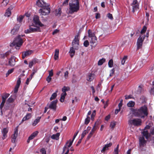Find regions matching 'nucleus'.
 <instances>
[{
    "mask_svg": "<svg viewBox=\"0 0 154 154\" xmlns=\"http://www.w3.org/2000/svg\"><path fill=\"white\" fill-rule=\"evenodd\" d=\"M14 69H11L9 70L7 73L6 74V76H8L10 74L12 73L14 71Z\"/></svg>",
    "mask_w": 154,
    "mask_h": 154,
    "instance_id": "nucleus-50",
    "label": "nucleus"
},
{
    "mask_svg": "<svg viewBox=\"0 0 154 154\" xmlns=\"http://www.w3.org/2000/svg\"><path fill=\"white\" fill-rule=\"evenodd\" d=\"M59 54V50L58 49H56L55 51V54L54 58L55 60L58 59Z\"/></svg>",
    "mask_w": 154,
    "mask_h": 154,
    "instance_id": "nucleus-27",
    "label": "nucleus"
},
{
    "mask_svg": "<svg viewBox=\"0 0 154 154\" xmlns=\"http://www.w3.org/2000/svg\"><path fill=\"white\" fill-rule=\"evenodd\" d=\"M106 61V59L105 58H103L99 60L98 62V65L99 66L101 65Z\"/></svg>",
    "mask_w": 154,
    "mask_h": 154,
    "instance_id": "nucleus-35",
    "label": "nucleus"
},
{
    "mask_svg": "<svg viewBox=\"0 0 154 154\" xmlns=\"http://www.w3.org/2000/svg\"><path fill=\"white\" fill-rule=\"evenodd\" d=\"M57 96V94L56 93H53L50 98V100H52L54 99Z\"/></svg>",
    "mask_w": 154,
    "mask_h": 154,
    "instance_id": "nucleus-45",
    "label": "nucleus"
},
{
    "mask_svg": "<svg viewBox=\"0 0 154 154\" xmlns=\"http://www.w3.org/2000/svg\"><path fill=\"white\" fill-rule=\"evenodd\" d=\"M150 92L151 94L154 95V87L152 88H151Z\"/></svg>",
    "mask_w": 154,
    "mask_h": 154,
    "instance_id": "nucleus-64",
    "label": "nucleus"
},
{
    "mask_svg": "<svg viewBox=\"0 0 154 154\" xmlns=\"http://www.w3.org/2000/svg\"><path fill=\"white\" fill-rule=\"evenodd\" d=\"M73 140H72L71 141V140H69V141H68L66 143V145L65 146H68V148H69L72 145V143L73 142Z\"/></svg>",
    "mask_w": 154,
    "mask_h": 154,
    "instance_id": "nucleus-38",
    "label": "nucleus"
},
{
    "mask_svg": "<svg viewBox=\"0 0 154 154\" xmlns=\"http://www.w3.org/2000/svg\"><path fill=\"white\" fill-rule=\"evenodd\" d=\"M88 36L90 38H93V37H96L94 33L92 32L91 31L90 29L88 30Z\"/></svg>",
    "mask_w": 154,
    "mask_h": 154,
    "instance_id": "nucleus-34",
    "label": "nucleus"
},
{
    "mask_svg": "<svg viewBox=\"0 0 154 154\" xmlns=\"http://www.w3.org/2000/svg\"><path fill=\"white\" fill-rule=\"evenodd\" d=\"M90 118L89 116H87V118L85 119V125H88L90 122Z\"/></svg>",
    "mask_w": 154,
    "mask_h": 154,
    "instance_id": "nucleus-43",
    "label": "nucleus"
},
{
    "mask_svg": "<svg viewBox=\"0 0 154 154\" xmlns=\"http://www.w3.org/2000/svg\"><path fill=\"white\" fill-rule=\"evenodd\" d=\"M38 134V132L37 131H35L32 133L28 137L27 141V142L28 143H29L30 140L33 139Z\"/></svg>",
    "mask_w": 154,
    "mask_h": 154,
    "instance_id": "nucleus-17",
    "label": "nucleus"
},
{
    "mask_svg": "<svg viewBox=\"0 0 154 154\" xmlns=\"http://www.w3.org/2000/svg\"><path fill=\"white\" fill-rule=\"evenodd\" d=\"M74 48L72 47L70 48L69 52L70 53V56L71 57H73L75 53V51Z\"/></svg>",
    "mask_w": 154,
    "mask_h": 154,
    "instance_id": "nucleus-28",
    "label": "nucleus"
},
{
    "mask_svg": "<svg viewBox=\"0 0 154 154\" xmlns=\"http://www.w3.org/2000/svg\"><path fill=\"white\" fill-rule=\"evenodd\" d=\"M57 101V100H56L51 102L49 106V108L55 111L56 109V105Z\"/></svg>",
    "mask_w": 154,
    "mask_h": 154,
    "instance_id": "nucleus-12",
    "label": "nucleus"
},
{
    "mask_svg": "<svg viewBox=\"0 0 154 154\" xmlns=\"http://www.w3.org/2000/svg\"><path fill=\"white\" fill-rule=\"evenodd\" d=\"M38 62V60L36 59H34L31 61L29 64V66L31 68L33 65Z\"/></svg>",
    "mask_w": 154,
    "mask_h": 154,
    "instance_id": "nucleus-21",
    "label": "nucleus"
},
{
    "mask_svg": "<svg viewBox=\"0 0 154 154\" xmlns=\"http://www.w3.org/2000/svg\"><path fill=\"white\" fill-rule=\"evenodd\" d=\"M134 105L135 102L132 101H129L127 104V106L128 107H133Z\"/></svg>",
    "mask_w": 154,
    "mask_h": 154,
    "instance_id": "nucleus-33",
    "label": "nucleus"
},
{
    "mask_svg": "<svg viewBox=\"0 0 154 154\" xmlns=\"http://www.w3.org/2000/svg\"><path fill=\"white\" fill-rule=\"evenodd\" d=\"M115 71V70L114 68H113L111 69V70L110 71V73L109 74L110 76L111 77L113 76L114 73Z\"/></svg>",
    "mask_w": 154,
    "mask_h": 154,
    "instance_id": "nucleus-53",
    "label": "nucleus"
},
{
    "mask_svg": "<svg viewBox=\"0 0 154 154\" xmlns=\"http://www.w3.org/2000/svg\"><path fill=\"white\" fill-rule=\"evenodd\" d=\"M116 125V122L114 121L111 122L110 124V126L111 128L113 130Z\"/></svg>",
    "mask_w": 154,
    "mask_h": 154,
    "instance_id": "nucleus-41",
    "label": "nucleus"
},
{
    "mask_svg": "<svg viewBox=\"0 0 154 154\" xmlns=\"http://www.w3.org/2000/svg\"><path fill=\"white\" fill-rule=\"evenodd\" d=\"M132 113L136 117L144 118L148 115L147 108L146 106H142L138 109L131 108Z\"/></svg>",
    "mask_w": 154,
    "mask_h": 154,
    "instance_id": "nucleus-1",
    "label": "nucleus"
},
{
    "mask_svg": "<svg viewBox=\"0 0 154 154\" xmlns=\"http://www.w3.org/2000/svg\"><path fill=\"white\" fill-rule=\"evenodd\" d=\"M8 131V130L7 128H4L2 133L3 134V137H2L3 139H4L7 137L6 134Z\"/></svg>",
    "mask_w": 154,
    "mask_h": 154,
    "instance_id": "nucleus-24",
    "label": "nucleus"
},
{
    "mask_svg": "<svg viewBox=\"0 0 154 154\" xmlns=\"http://www.w3.org/2000/svg\"><path fill=\"white\" fill-rule=\"evenodd\" d=\"M33 22L36 25L40 26H42L43 25L40 22L39 19V17L37 15L34 16L33 18Z\"/></svg>",
    "mask_w": 154,
    "mask_h": 154,
    "instance_id": "nucleus-9",
    "label": "nucleus"
},
{
    "mask_svg": "<svg viewBox=\"0 0 154 154\" xmlns=\"http://www.w3.org/2000/svg\"><path fill=\"white\" fill-rule=\"evenodd\" d=\"M24 16L22 15H20L17 17V22H19L20 23H21L24 18Z\"/></svg>",
    "mask_w": 154,
    "mask_h": 154,
    "instance_id": "nucleus-36",
    "label": "nucleus"
},
{
    "mask_svg": "<svg viewBox=\"0 0 154 154\" xmlns=\"http://www.w3.org/2000/svg\"><path fill=\"white\" fill-rule=\"evenodd\" d=\"M145 37V35H143L142 36H140L138 38L137 43V50H138L141 48Z\"/></svg>",
    "mask_w": 154,
    "mask_h": 154,
    "instance_id": "nucleus-7",
    "label": "nucleus"
},
{
    "mask_svg": "<svg viewBox=\"0 0 154 154\" xmlns=\"http://www.w3.org/2000/svg\"><path fill=\"white\" fill-rule=\"evenodd\" d=\"M143 91V89H142V88L140 87V86H139V88H138V89L137 91L138 93H142V92Z\"/></svg>",
    "mask_w": 154,
    "mask_h": 154,
    "instance_id": "nucleus-59",
    "label": "nucleus"
},
{
    "mask_svg": "<svg viewBox=\"0 0 154 154\" xmlns=\"http://www.w3.org/2000/svg\"><path fill=\"white\" fill-rule=\"evenodd\" d=\"M53 70L52 69L51 71H49V75L48 76H50V77H51L53 76Z\"/></svg>",
    "mask_w": 154,
    "mask_h": 154,
    "instance_id": "nucleus-63",
    "label": "nucleus"
},
{
    "mask_svg": "<svg viewBox=\"0 0 154 154\" xmlns=\"http://www.w3.org/2000/svg\"><path fill=\"white\" fill-rule=\"evenodd\" d=\"M19 29V26L18 24H15L13 28L11 30V32L13 35L17 34Z\"/></svg>",
    "mask_w": 154,
    "mask_h": 154,
    "instance_id": "nucleus-15",
    "label": "nucleus"
},
{
    "mask_svg": "<svg viewBox=\"0 0 154 154\" xmlns=\"http://www.w3.org/2000/svg\"><path fill=\"white\" fill-rule=\"evenodd\" d=\"M146 27L145 26H144L142 29L140 31V33L141 34H143L146 31Z\"/></svg>",
    "mask_w": 154,
    "mask_h": 154,
    "instance_id": "nucleus-51",
    "label": "nucleus"
},
{
    "mask_svg": "<svg viewBox=\"0 0 154 154\" xmlns=\"http://www.w3.org/2000/svg\"><path fill=\"white\" fill-rule=\"evenodd\" d=\"M128 122L129 124L138 126L141 125L142 121L141 119L137 118L130 119L128 121Z\"/></svg>",
    "mask_w": 154,
    "mask_h": 154,
    "instance_id": "nucleus-6",
    "label": "nucleus"
},
{
    "mask_svg": "<svg viewBox=\"0 0 154 154\" xmlns=\"http://www.w3.org/2000/svg\"><path fill=\"white\" fill-rule=\"evenodd\" d=\"M127 59V56H124L122 60V65H124L125 63L126 60Z\"/></svg>",
    "mask_w": 154,
    "mask_h": 154,
    "instance_id": "nucleus-49",
    "label": "nucleus"
},
{
    "mask_svg": "<svg viewBox=\"0 0 154 154\" xmlns=\"http://www.w3.org/2000/svg\"><path fill=\"white\" fill-rule=\"evenodd\" d=\"M69 88L68 87H63L62 90V92H63V93H66V92L69 91Z\"/></svg>",
    "mask_w": 154,
    "mask_h": 154,
    "instance_id": "nucleus-40",
    "label": "nucleus"
},
{
    "mask_svg": "<svg viewBox=\"0 0 154 154\" xmlns=\"http://www.w3.org/2000/svg\"><path fill=\"white\" fill-rule=\"evenodd\" d=\"M41 118V117H38L36 119H35L33 123H32V125L33 126H35L37 123L39 122Z\"/></svg>",
    "mask_w": 154,
    "mask_h": 154,
    "instance_id": "nucleus-32",
    "label": "nucleus"
},
{
    "mask_svg": "<svg viewBox=\"0 0 154 154\" xmlns=\"http://www.w3.org/2000/svg\"><path fill=\"white\" fill-rule=\"evenodd\" d=\"M21 82V78H19L17 81L16 85L15 86L14 90V93H16L17 92Z\"/></svg>",
    "mask_w": 154,
    "mask_h": 154,
    "instance_id": "nucleus-16",
    "label": "nucleus"
},
{
    "mask_svg": "<svg viewBox=\"0 0 154 154\" xmlns=\"http://www.w3.org/2000/svg\"><path fill=\"white\" fill-rule=\"evenodd\" d=\"M100 124V121H97L94 124V125L97 128L98 127L99 125Z\"/></svg>",
    "mask_w": 154,
    "mask_h": 154,
    "instance_id": "nucleus-62",
    "label": "nucleus"
},
{
    "mask_svg": "<svg viewBox=\"0 0 154 154\" xmlns=\"http://www.w3.org/2000/svg\"><path fill=\"white\" fill-rule=\"evenodd\" d=\"M11 51H8L5 53L0 54V57L2 59H4L5 57H7L11 53Z\"/></svg>",
    "mask_w": 154,
    "mask_h": 154,
    "instance_id": "nucleus-26",
    "label": "nucleus"
},
{
    "mask_svg": "<svg viewBox=\"0 0 154 154\" xmlns=\"http://www.w3.org/2000/svg\"><path fill=\"white\" fill-rule=\"evenodd\" d=\"M72 47L75 50H78L79 47V35H77L75 37L72 42Z\"/></svg>",
    "mask_w": 154,
    "mask_h": 154,
    "instance_id": "nucleus-5",
    "label": "nucleus"
},
{
    "mask_svg": "<svg viewBox=\"0 0 154 154\" xmlns=\"http://www.w3.org/2000/svg\"><path fill=\"white\" fill-rule=\"evenodd\" d=\"M9 0H3L2 2V5L3 7L6 6L9 2Z\"/></svg>",
    "mask_w": 154,
    "mask_h": 154,
    "instance_id": "nucleus-44",
    "label": "nucleus"
},
{
    "mask_svg": "<svg viewBox=\"0 0 154 154\" xmlns=\"http://www.w3.org/2000/svg\"><path fill=\"white\" fill-rule=\"evenodd\" d=\"M112 145V143H110L108 144H106L105 146L103 147V149L101 150V152H104L105 151L108 149V148L109 147L111 146Z\"/></svg>",
    "mask_w": 154,
    "mask_h": 154,
    "instance_id": "nucleus-22",
    "label": "nucleus"
},
{
    "mask_svg": "<svg viewBox=\"0 0 154 154\" xmlns=\"http://www.w3.org/2000/svg\"><path fill=\"white\" fill-rule=\"evenodd\" d=\"M23 41L20 36L19 35L16 38L13 42L10 45L11 47L15 46V48L17 49H19L20 47L22 45Z\"/></svg>",
    "mask_w": 154,
    "mask_h": 154,
    "instance_id": "nucleus-3",
    "label": "nucleus"
},
{
    "mask_svg": "<svg viewBox=\"0 0 154 154\" xmlns=\"http://www.w3.org/2000/svg\"><path fill=\"white\" fill-rule=\"evenodd\" d=\"M73 140H72L71 141V140H69V141H68L66 143V145L65 146H68V148H69L72 145V143L73 142Z\"/></svg>",
    "mask_w": 154,
    "mask_h": 154,
    "instance_id": "nucleus-39",
    "label": "nucleus"
},
{
    "mask_svg": "<svg viewBox=\"0 0 154 154\" xmlns=\"http://www.w3.org/2000/svg\"><path fill=\"white\" fill-rule=\"evenodd\" d=\"M11 14V11L10 10H7L6 12L5 13V15L8 17H9Z\"/></svg>",
    "mask_w": 154,
    "mask_h": 154,
    "instance_id": "nucleus-42",
    "label": "nucleus"
},
{
    "mask_svg": "<svg viewBox=\"0 0 154 154\" xmlns=\"http://www.w3.org/2000/svg\"><path fill=\"white\" fill-rule=\"evenodd\" d=\"M83 45L85 47H88L89 45V42L88 40H86L84 42Z\"/></svg>",
    "mask_w": 154,
    "mask_h": 154,
    "instance_id": "nucleus-54",
    "label": "nucleus"
},
{
    "mask_svg": "<svg viewBox=\"0 0 154 154\" xmlns=\"http://www.w3.org/2000/svg\"><path fill=\"white\" fill-rule=\"evenodd\" d=\"M94 75L93 74L89 73L87 76L86 79L89 82L92 81L94 79Z\"/></svg>",
    "mask_w": 154,
    "mask_h": 154,
    "instance_id": "nucleus-20",
    "label": "nucleus"
},
{
    "mask_svg": "<svg viewBox=\"0 0 154 154\" xmlns=\"http://www.w3.org/2000/svg\"><path fill=\"white\" fill-rule=\"evenodd\" d=\"M40 152L42 154H46V150L44 148H42L41 149Z\"/></svg>",
    "mask_w": 154,
    "mask_h": 154,
    "instance_id": "nucleus-60",
    "label": "nucleus"
},
{
    "mask_svg": "<svg viewBox=\"0 0 154 154\" xmlns=\"http://www.w3.org/2000/svg\"><path fill=\"white\" fill-rule=\"evenodd\" d=\"M66 95V93H62L61 94L60 99V101L61 102H63L64 101L65 97Z\"/></svg>",
    "mask_w": 154,
    "mask_h": 154,
    "instance_id": "nucleus-29",
    "label": "nucleus"
},
{
    "mask_svg": "<svg viewBox=\"0 0 154 154\" xmlns=\"http://www.w3.org/2000/svg\"><path fill=\"white\" fill-rule=\"evenodd\" d=\"M31 116V113L27 114L23 118L20 124L22 123L24 121L28 120L30 118Z\"/></svg>",
    "mask_w": 154,
    "mask_h": 154,
    "instance_id": "nucleus-23",
    "label": "nucleus"
},
{
    "mask_svg": "<svg viewBox=\"0 0 154 154\" xmlns=\"http://www.w3.org/2000/svg\"><path fill=\"white\" fill-rule=\"evenodd\" d=\"M15 57L14 56H12L9 59L8 63L10 66H13L15 65Z\"/></svg>",
    "mask_w": 154,
    "mask_h": 154,
    "instance_id": "nucleus-18",
    "label": "nucleus"
},
{
    "mask_svg": "<svg viewBox=\"0 0 154 154\" xmlns=\"http://www.w3.org/2000/svg\"><path fill=\"white\" fill-rule=\"evenodd\" d=\"M18 126H17L14 129V134L12 136L11 141L13 143H14L16 140L17 137L18 136Z\"/></svg>",
    "mask_w": 154,
    "mask_h": 154,
    "instance_id": "nucleus-13",
    "label": "nucleus"
},
{
    "mask_svg": "<svg viewBox=\"0 0 154 154\" xmlns=\"http://www.w3.org/2000/svg\"><path fill=\"white\" fill-rule=\"evenodd\" d=\"M89 129H88L87 130H85L84 131L82 134L81 135V137L82 138H83V137H85V135H86L87 134H88L89 131Z\"/></svg>",
    "mask_w": 154,
    "mask_h": 154,
    "instance_id": "nucleus-37",
    "label": "nucleus"
},
{
    "mask_svg": "<svg viewBox=\"0 0 154 154\" xmlns=\"http://www.w3.org/2000/svg\"><path fill=\"white\" fill-rule=\"evenodd\" d=\"M32 32L40 31V28L39 27H35L34 28L31 27Z\"/></svg>",
    "mask_w": 154,
    "mask_h": 154,
    "instance_id": "nucleus-31",
    "label": "nucleus"
},
{
    "mask_svg": "<svg viewBox=\"0 0 154 154\" xmlns=\"http://www.w3.org/2000/svg\"><path fill=\"white\" fill-rule=\"evenodd\" d=\"M108 64L109 66V67H112L113 64V60L112 59L109 60L108 62Z\"/></svg>",
    "mask_w": 154,
    "mask_h": 154,
    "instance_id": "nucleus-47",
    "label": "nucleus"
},
{
    "mask_svg": "<svg viewBox=\"0 0 154 154\" xmlns=\"http://www.w3.org/2000/svg\"><path fill=\"white\" fill-rule=\"evenodd\" d=\"M25 32L26 33H29L32 32V30L31 29V27H30L28 29H27L25 31Z\"/></svg>",
    "mask_w": 154,
    "mask_h": 154,
    "instance_id": "nucleus-55",
    "label": "nucleus"
},
{
    "mask_svg": "<svg viewBox=\"0 0 154 154\" xmlns=\"http://www.w3.org/2000/svg\"><path fill=\"white\" fill-rule=\"evenodd\" d=\"M107 16L108 17L109 19L111 20H112L113 19V17L112 15V14H111L109 13L107 14Z\"/></svg>",
    "mask_w": 154,
    "mask_h": 154,
    "instance_id": "nucleus-56",
    "label": "nucleus"
},
{
    "mask_svg": "<svg viewBox=\"0 0 154 154\" xmlns=\"http://www.w3.org/2000/svg\"><path fill=\"white\" fill-rule=\"evenodd\" d=\"M10 94H6L2 96V102L0 105V108L2 109L5 102L6 100L9 97Z\"/></svg>",
    "mask_w": 154,
    "mask_h": 154,
    "instance_id": "nucleus-11",
    "label": "nucleus"
},
{
    "mask_svg": "<svg viewBox=\"0 0 154 154\" xmlns=\"http://www.w3.org/2000/svg\"><path fill=\"white\" fill-rule=\"evenodd\" d=\"M93 133L92 132H91L88 136H87V140H89L92 136V135L93 134Z\"/></svg>",
    "mask_w": 154,
    "mask_h": 154,
    "instance_id": "nucleus-58",
    "label": "nucleus"
},
{
    "mask_svg": "<svg viewBox=\"0 0 154 154\" xmlns=\"http://www.w3.org/2000/svg\"><path fill=\"white\" fill-rule=\"evenodd\" d=\"M50 12V8L49 7V5L46 6V7L42 8L39 11V13L43 15H48Z\"/></svg>",
    "mask_w": 154,
    "mask_h": 154,
    "instance_id": "nucleus-4",
    "label": "nucleus"
},
{
    "mask_svg": "<svg viewBox=\"0 0 154 154\" xmlns=\"http://www.w3.org/2000/svg\"><path fill=\"white\" fill-rule=\"evenodd\" d=\"M119 145L118 144L117 145L116 147L114 149V154H119Z\"/></svg>",
    "mask_w": 154,
    "mask_h": 154,
    "instance_id": "nucleus-46",
    "label": "nucleus"
},
{
    "mask_svg": "<svg viewBox=\"0 0 154 154\" xmlns=\"http://www.w3.org/2000/svg\"><path fill=\"white\" fill-rule=\"evenodd\" d=\"M60 135L59 133H57L56 134L52 135L51 136V138L52 139L58 140L59 139V137Z\"/></svg>",
    "mask_w": 154,
    "mask_h": 154,
    "instance_id": "nucleus-25",
    "label": "nucleus"
},
{
    "mask_svg": "<svg viewBox=\"0 0 154 154\" xmlns=\"http://www.w3.org/2000/svg\"><path fill=\"white\" fill-rule=\"evenodd\" d=\"M36 5L39 7L43 8L46 7L49 4L44 2L43 0H37Z\"/></svg>",
    "mask_w": 154,
    "mask_h": 154,
    "instance_id": "nucleus-10",
    "label": "nucleus"
},
{
    "mask_svg": "<svg viewBox=\"0 0 154 154\" xmlns=\"http://www.w3.org/2000/svg\"><path fill=\"white\" fill-rule=\"evenodd\" d=\"M69 13L72 14L75 12H77L79 10V1H72L69 4Z\"/></svg>",
    "mask_w": 154,
    "mask_h": 154,
    "instance_id": "nucleus-2",
    "label": "nucleus"
},
{
    "mask_svg": "<svg viewBox=\"0 0 154 154\" xmlns=\"http://www.w3.org/2000/svg\"><path fill=\"white\" fill-rule=\"evenodd\" d=\"M91 40L90 41L91 45L92 47H94L97 44V40L96 37H93L91 38Z\"/></svg>",
    "mask_w": 154,
    "mask_h": 154,
    "instance_id": "nucleus-14",
    "label": "nucleus"
},
{
    "mask_svg": "<svg viewBox=\"0 0 154 154\" xmlns=\"http://www.w3.org/2000/svg\"><path fill=\"white\" fill-rule=\"evenodd\" d=\"M66 150V152L65 153L66 154H68L69 152V148L67 147L66 146H65L63 148V152H65Z\"/></svg>",
    "mask_w": 154,
    "mask_h": 154,
    "instance_id": "nucleus-48",
    "label": "nucleus"
},
{
    "mask_svg": "<svg viewBox=\"0 0 154 154\" xmlns=\"http://www.w3.org/2000/svg\"><path fill=\"white\" fill-rule=\"evenodd\" d=\"M139 145L140 146H144L146 143V141L145 140L143 137H140L139 138Z\"/></svg>",
    "mask_w": 154,
    "mask_h": 154,
    "instance_id": "nucleus-19",
    "label": "nucleus"
},
{
    "mask_svg": "<svg viewBox=\"0 0 154 154\" xmlns=\"http://www.w3.org/2000/svg\"><path fill=\"white\" fill-rule=\"evenodd\" d=\"M131 5L132 6V12L133 13H134L135 11L139 9V5L137 0H134Z\"/></svg>",
    "mask_w": 154,
    "mask_h": 154,
    "instance_id": "nucleus-8",
    "label": "nucleus"
},
{
    "mask_svg": "<svg viewBox=\"0 0 154 154\" xmlns=\"http://www.w3.org/2000/svg\"><path fill=\"white\" fill-rule=\"evenodd\" d=\"M69 0H64V2H63L62 5V6H66L68 5Z\"/></svg>",
    "mask_w": 154,
    "mask_h": 154,
    "instance_id": "nucleus-57",
    "label": "nucleus"
},
{
    "mask_svg": "<svg viewBox=\"0 0 154 154\" xmlns=\"http://www.w3.org/2000/svg\"><path fill=\"white\" fill-rule=\"evenodd\" d=\"M14 99L11 97H10L7 100V102L8 103H12L14 101Z\"/></svg>",
    "mask_w": 154,
    "mask_h": 154,
    "instance_id": "nucleus-52",
    "label": "nucleus"
},
{
    "mask_svg": "<svg viewBox=\"0 0 154 154\" xmlns=\"http://www.w3.org/2000/svg\"><path fill=\"white\" fill-rule=\"evenodd\" d=\"M143 135L146 139H148L149 136V134L147 130H145L142 132Z\"/></svg>",
    "mask_w": 154,
    "mask_h": 154,
    "instance_id": "nucleus-30",
    "label": "nucleus"
},
{
    "mask_svg": "<svg viewBox=\"0 0 154 154\" xmlns=\"http://www.w3.org/2000/svg\"><path fill=\"white\" fill-rule=\"evenodd\" d=\"M32 53L31 51H28L24 52V54L26 56H27L31 54Z\"/></svg>",
    "mask_w": 154,
    "mask_h": 154,
    "instance_id": "nucleus-61",
    "label": "nucleus"
}]
</instances>
